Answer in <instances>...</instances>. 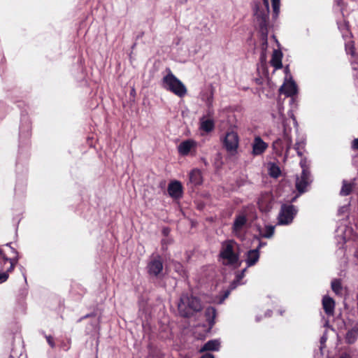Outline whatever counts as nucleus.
<instances>
[{"label":"nucleus","mask_w":358,"mask_h":358,"mask_svg":"<svg viewBox=\"0 0 358 358\" xmlns=\"http://www.w3.org/2000/svg\"><path fill=\"white\" fill-rule=\"evenodd\" d=\"M254 23L258 30L261 43V58L265 56L268 48V34L269 25V2L268 0H255L253 2Z\"/></svg>","instance_id":"obj_1"},{"label":"nucleus","mask_w":358,"mask_h":358,"mask_svg":"<svg viewBox=\"0 0 358 358\" xmlns=\"http://www.w3.org/2000/svg\"><path fill=\"white\" fill-rule=\"evenodd\" d=\"M202 309L203 303L199 297L189 292L181 294L178 303V310L181 317L189 318Z\"/></svg>","instance_id":"obj_2"},{"label":"nucleus","mask_w":358,"mask_h":358,"mask_svg":"<svg viewBox=\"0 0 358 358\" xmlns=\"http://www.w3.org/2000/svg\"><path fill=\"white\" fill-rule=\"evenodd\" d=\"M237 243L233 239H228L221 243L219 259L224 266H231L240 264L239 254L234 250Z\"/></svg>","instance_id":"obj_3"},{"label":"nucleus","mask_w":358,"mask_h":358,"mask_svg":"<svg viewBox=\"0 0 358 358\" xmlns=\"http://www.w3.org/2000/svg\"><path fill=\"white\" fill-rule=\"evenodd\" d=\"M168 73L162 80V87L178 97H183L186 95L187 90L183 83L179 80L172 72L168 69Z\"/></svg>","instance_id":"obj_4"},{"label":"nucleus","mask_w":358,"mask_h":358,"mask_svg":"<svg viewBox=\"0 0 358 358\" xmlns=\"http://www.w3.org/2000/svg\"><path fill=\"white\" fill-rule=\"evenodd\" d=\"M291 129L286 127L285 122H283V136L282 138H278L273 143V149L278 155H281L285 152V157H288L289 151L292 145V139L290 135Z\"/></svg>","instance_id":"obj_5"},{"label":"nucleus","mask_w":358,"mask_h":358,"mask_svg":"<svg viewBox=\"0 0 358 358\" xmlns=\"http://www.w3.org/2000/svg\"><path fill=\"white\" fill-rule=\"evenodd\" d=\"M19 130V148L20 151H22L23 147L26 148L29 145L31 131V120L27 114H25L24 113L21 114Z\"/></svg>","instance_id":"obj_6"},{"label":"nucleus","mask_w":358,"mask_h":358,"mask_svg":"<svg viewBox=\"0 0 358 358\" xmlns=\"http://www.w3.org/2000/svg\"><path fill=\"white\" fill-rule=\"evenodd\" d=\"M335 233V239L338 248L336 253L340 256L344 255L345 251V245L351 238L352 229L345 224L341 225L336 229Z\"/></svg>","instance_id":"obj_7"},{"label":"nucleus","mask_w":358,"mask_h":358,"mask_svg":"<svg viewBox=\"0 0 358 358\" xmlns=\"http://www.w3.org/2000/svg\"><path fill=\"white\" fill-rule=\"evenodd\" d=\"M300 166L302 169V171L301 176L296 177V188L300 194H302L306 191V187L312 182L313 178L310 171L306 166V159L301 160Z\"/></svg>","instance_id":"obj_8"},{"label":"nucleus","mask_w":358,"mask_h":358,"mask_svg":"<svg viewBox=\"0 0 358 358\" xmlns=\"http://www.w3.org/2000/svg\"><path fill=\"white\" fill-rule=\"evenodd\" d=\"M297 208L292 204H282L278 216V224H291L297 213Z\"/></svg>","instance_id":"obj_9"},{"label":"nucleus","mask_w":358,"mask_h":358,"mask_svg":"<svg viewBox=\"0 0 358 358\" xmlns=\"http://www.w3.org/2000/svg\"><path fill=\"white\" fill-rule=\"evenodd\" d=\"M163 260L159 255H156L150 257L147 264L146 269L148 275L152 278H159L163 271Z\"/></svg>","instance_id":"obj_10"},{"label":"nucleus","mask_w":358,"mask_h":358,"mask_svg":"<svg viewBox=\"0 0 358 358\" xmlns=\"http://www.w3.org/2000/svg\"><path fill=\"white\" fill-rule=\"evenodd\" d=\"M222 141L223 147L231 155H234L237 152L239 137L236 132L234 131H227Z\"/></svg>","instance_id":"obj_11"},{"label":"nucleus","mask_w":358,"mask_h":358,"mask_svg":"<svg viewBox=\"0 0 358 358\" xmlns=\"http://www.w3.org/2000/svg\"><path fill=\"white\" fill-rule=\"evenodd\" d=\"M247 221L248 220L245 215H238L235 217L231 227V231L236 237L241 239L243 238V234L242 231L247 224Z\"/></svg>","instance_id":"obj_12"},{"label":"nucleus","mask_w":358,"mask_h":358,"mask_svg":"<svg viewBox=\"0 0 358 358\" xmlns=\"http://www.w3.org/2000/svg\"><path fill=\"white\" fill-rule=\"evenodd\" d=\"M280 92L282 94H285L287 96L291 97V103L295 101V98L294 97L298 92V87L292 79V76H290V79L287 83H285L280 88Z\"/></svg>","instance_id":"obj_13"},{"label":"nucleus","mask_w":358,"mask_h":358,"mask_svg":"<svg viewBox=\"0 0 358 358\" xmlns=\"http://www.w3.org/2000/svg\"><path fill=\"white\" fill-rule=\"evenodd\" d=\"M169 196L173 199H180L182 196V187L178 180L171 181L167 188Z\"/></svg>","instance_id":"obj_14"},{"label":"nucleus","mask_w":358,"mask_h":358,"mask_svg":"<svg viewBox=\"0 0 358 358\" xmlns=\"http://www.w3.org/2000/svg\"><path fill=\"white\" fill-rule=\"evenodd\" d=\"M267 148L268 144L265 143L260 136L255 137L252 143V152L254 156H258L263 154Z\"/></svg>","instance_id":"obj_15"},{"label":"nucleus","mask_w":358,"mask_h":358,"mask_svg":"<svg viewBox=\"0 0 358 358\" xmlns=\"http://www.w3.org/2000/svg\"><path fill=\"white\" fill-rule=\"evenodd\" d=\"M260 254L258 252V249L249 250L245 253V262L247 267H251L255 265L259 259Z\"/></svg>","instance_id":"obj_16"},{"label":"nucleus","mask_w":358,"mask_h":358,"mask_svg":"<svg viewBox=\"0 0 358 358\" xmlns=\"http://www.w3.org/2000/svg\"><path fill=\"white\" fill-rule=\"evenodd\" d=\"M215 129V120L213 118H206L205 116H202L199 119V129L205 131L206 133H210Z\"/></svg>","instance_id":"obj_17"},{"label":"nucleus","mask_w":358,"mask_h":358,"mask_svg":"<svg viewBox=\"0 0 358 358\" xmlns=\"http://www.w3.org/2000/svg\"><path fill=\"white\" fill-rule=\"evenodd\" d=\"M322 306L325 313L329 316H332L334 313L335 301L328 295L322 298Z\"/></svg>","instance_id":"obj_18"},{"label":"nucleus","mask_w":358,"mask_h":358,"mask_svg":"<svg viewBox=\"0 0 358 358\" xmlns=\"http://www.w3.org/2000/svg\"><path fill=\"white\" fill-rule=\"evenodd\" d=\"M196 145V142L192 139H187L181 142L178 147V150L180 155L187 156L191 149Z\"/></svg>","instance_id":"obj_19"},{"label":"nucleus","mask_w":358,"mask_h":358,"mask_svg":"<svg viewBox=\"0 0 358 358\" xmlns=\"http://www.w3.org/2000/svg\"><path fill=\"white\" fill-rule=\"evenodd\" d=\"M189 182L192 186L201 185L203 182L201 172L198 169H192L189 174Z\"/></svg>","instance_id":"obj_20"},{"label":"nucleus","mask_w":358,"mask_h":358,"mask_svg":"<svg viewBox=\"0 0 358 358\" xmlns=\"http://www.w3.org/2000/svg\"><path fill=\"white\" fill-rule=\"evenodd\" d=\"M246 282H238L236 279H234V280L230 283L228 289L224 290L222 292V295L220 296V298L219 299V303L221 304L224 302V301L229 296L231 291L235 289L238 285H245Z\"/></svg>","instance_id":"obj_21"},{"label":"nucleus","mask_w":358,"mask_h":358,"mask_svg":"<svg viewBox=\"0 0 358 358\" xmlns=\"http://www.w3.org/2000/svg\"><path fill=\"white\" fill-rule=\"evenodd\" d=\"M220 348V341L218 339H212L208 341L200 349V352L215 351L217 352Z\"/></svg>","instance_id":"obj_22"},{"label":"nucleus","mask_w":358,"mask_h":358,"mask_svg":"<svg viewBox=\"0 0 358 358\" xmlns=\"http://www.w3.org/2000/svg\"><path fill=\"white\" fill-rule=\"evenodd\" d=\"M10 250L14 256L10 258L7 257L6 256H3L4 263L9 262L10 264V266L8 268V271H12L14 269L15 266L17 264L20 258L18 252L14 248L10 247Z\"/></svg>","instance_id":"obj_23"},{"label":"nucleus","mask_w":358,"mask_h":358,"mask_svg":"<svg viewBox=\"0 0 358 358\" xmlns=\"http://www.w3.org/2000/svg\"><path fill=\"white\" fill-rule=\"evenodd\" d=\"M282 53L280 50H273L272 58L271 59V64L275 68V69H280L282 68Z\"/></svg>","instance_id":"obj_24"},{"label":"nucleus","mask_w":358,"mask_h":358,"mask_svg":"<svg viewBox=\"0 0 358 358\" xmlns=\"http://www.w3.org/2000/svg\"><path fill=\"white\" fill-rule=\"evenodd\" d=\"M216 314V309L212 306H208L205 310L206 320L210 328H212L215 323Z\"/></svg>","instance_id":"obj_25"},{"label":"nucleus","mask_w":358,"mask_h":358,"mask_svg":"<svg viewBox=\"0 0 358 358\" xmlns=\"http://www.w3.org/2000/svg\"><path fill=\"white\" fill-rule=\"evenodd\" d=\"M358 337V333L355 330L350 329L347 331L345 337V343L348 344H353L356 342Z\"/></svg>","instance_id":"obj_26"},{"label":"nucleus","mask_w":358,"mask_h":358,"mask_svg":"<svg viewBox=\"0 0 358 358\" xmlns=\"http://www.w3.org/2000/svg\"><path fill=\"white\" fill-rule=\"evenodd\" d=\"M331 287L332 291L336 294L339 295L342 294L343 287L340 279H334L331 282Z\"/></svg>","instance_id":"obj_27"},{"label":"nucleus","mask_w":358,"mask_h":358,"mask_svg":"<svg viewBox=\"0 0 358 358\" xmlns=\"http://www.w3.org/2000/svg\"><path fill=\"white\" fill-rule=\"evenodd\" d=\"M327 331H325L324 332L323 335L320 338V352H317L315 355L314 358H315V357L322 358V357H323L322 350L325 347V343L327 342Z\"/></svg>","instance_id":"obj_28"},{"label":"nucleus","mask_w":358,"mask_h":358,"mask_svg":"<svg viewBox=\"0 0 358 358\" xmlns=\"http://www.w3.org/2000/svg\"><path fill=\"white\" fill-rule=\"evenodd\" d=\"M268 173L274 178H277L281 173L280 169L275 163L269 164Z\"/></svg>","instance_id":"obj_29"},{"label":"nucleus","mask_w":358,"mask_h":358,"mask_svg":"<svg viewBox=\"0 0 358 358\" xmlns=\"http://www.w3.org/2000/svg\"><path fill=\"white\" fill-rule=\"evenodd\" d=\"M306 142L303 138L301 140L296 141L294 145V150L296 151V153L299 156L301 157L303 155V152L305 148Z\"/></svg>","instance_id":"obj_30"},{"label":"nucleus","mask_w":358,"mask_h":358,"mask_svg":"<svg viewBox=\"0 0 358 358\" xmlns=\"http://www.w3.org/2000/svg\"><path fill=\"white\" fill-rule=\"evenodd\" d=\"M275 227L271 225L266 226L263 232H260V237L270 238L273 236Z\"/></svg>","instance_id":"obj_31"},{"label":"nucleus","mask_w":358,"mask_h":358,"mask_svg":"<svg viewBox=\"0 0 358 358\" xmlns=\"http://www.w3.org/2000/svg\"><path fill=\"white\" fill-rule=\"evenodd\" d=\"M203 100L205 101L207 108L213 107V94L210 92L203 96Z\"/></svg>","instance_id":"obj_32"},{"label":"nucleus","mask_w":358,"mask_h":358,"mask_svg":"<svg viewBox=\"0 0 358 358\" xmlns=\"http://www.w3.org/2000/svg\"><path fill=\"white\" fill-rule=\"evenodd\" d=\"M352 191L351 185L347 184L345 181L343 182V186L341 187L340 194L342 196H348L350 194Z\"/></svg>","instance_id":"obj_33"},{"label":"nucleus","mask_w":358,"mask_h":358,"mask_svg":"<svg viewBox=\"0 0 358 358\" xmlns=\"http://www.w3.org/2000/svg\"><path fill=\"white\" fill-rule=\"evenodd\" d=\"M273 17H277L280 13V0H271Z\"/></svg>","instance_id":"obj_34"},{"label":"nucleus","mask_w":358,"mask_h":358,"mask_svg":"<svg viewBox=\"0 0 358 358\" xmlns=\"http://www.w3.org/2000/svg\"><path fill=\"white\" fill-rule=\"evenodd\" d=\"M345 51L348 55H350L352 57H356L355 47L352 43L345 44Z\"/></svg>","instance_id":"obj_35"},{"label":"nucleus","mask_w":358,"mask_h":358,"mask_svg":"<svg viewBox=\"0 0 358 358\" xmlns=\"http://www.w3.org/2000/svg\"><path fill=\"white\" fill-rule=\"evenodd\" d=\"M338 28L339 30L344 34L345 32L348 31V22L343 21V22H337Z\"/></svg>","instance_id":"obj_36"},{"label":"nucleus","mask_w":358,"mask_h":358,"mask_svg":"<svg viewBox=\"0 0 358 358\" xmlns=\"http://www.w3.org/2000/svg\"><path fill=\"white\" fill-rule=\"evenodd\" d=\"M10 271H8V269L6 271L1 272L0 271V284L6 282L8 278V273Z\"/></svg>","instance_id":"obj_37"},{"label":"nucleus","mask_w":358,"mask_h":358,"mask_svg":"<svg viewBox=\"0 0 358 358\" xmlns=\"http://www.w3.org/2000/svg\"><path fill=\"white\" fill-rule=\"evenodd\" d=\"M215 111L213 107L207 108L206 110V114L203 115L206 118H213L214 115Z\"/></svg>","instance_id":"obj_38"},{"label":"nucleus","mask_w":358,"mask_h":358,"mask_svg":"<svg viewBox=\"0 0 358 358\" xmlns=\"http://www.w3.org/2000/svg\"><path fill=\"white\" fill-rule=\"evenodd\" d=\"M352 60H351L352 69L353 71H358V63L357 62V57H352Z\"/></svg>","instance_id":"obj_39"},{"label":"nucleus","mask_w":358,"mask_h":358,"mask_svg":"<svg viewBox=\"0 0 358 358\" xmlns=\"http://www.w3.org/2000/svg\"><path fill=\"white\" fill-rule=\"evenodd\" d=\"M255 238L257 239L259 241V243H258V245L257 246V248L255 249H258V252H259V250L266 246V242H263V241H260V236H255Z\"/></svg>","instance_id":"obj_40"},{"label":"nucleus","mask_w":358,"mask_h":358,"mask_svg":"<svg viewBox=\"0 0 358 358\" xmlns=\"http://www.w3.org/2000/svg\"><path fill=\"white\" fill-rule=\"evenodd\" d=\"M244 275L243 274V272L237 271L235 273V278L238 282H243L242 280L244 278Z\"/></svg>","instance_id":"obj_41"},{"label":"nucleus","mask_w":358,"mask_h":358,"mask_svg":"<svg viewBox=\"0 0 358 358\" xmlns=\"http://www.w3.org/2000/svg\"><path fill=\"white\" fill-rule=\"evenodd\" d=\"M27 289L26 288H24V289H21L20 291H19V294H18V296L23 299L25 298V296L27 295Z\"/></svg>","instance_id":"obj_42"},{"label":"nucleus","mask_w":358,"mask_h":358,"mask_svg":"<svg viewBox=\"0 0 358 358\" xmlns=\"http://www.w3.org/2000/svg\"><path fill=\"white\" fill-rule=\"evenodd\" d=\"M46 341L51 348H55V345L53 341V338L51 336H47Z\"/></svg>","instance_id":"obj_43"},{"label":"nucleus","mask_w":358,"mask_h":358,"mask_svg":"<svg viewBox=\"0 0 358 358\" xmlns=\"http://www.w3.org/2000/svg\"><path fill=\"white\" fill-rule=\"evenodd\" d=\"M352 149L358 150V138H355L352 142Z\"/></svg>","instance_id":"obj_44"},{"label":"nucleus","mask_w":358,"mask_h":358,"mask_svg":"<svg viewBox=\"0 0 358 358\" xmlns=\"http://www.w3.org/2000/svg\"><path fill=\"white\" fill-rule=\"evenodd\" d=\"M289 115L292 118L294 126L297 127L298 126L297 121H296V117H294V114H293V113L292 111H289Z\"/></svg>","instance_id":"obj_45"},{"label":"nucleus","mask_w":358,"mask_h":358,"mask_svg":"<svg viewBox=\"0 0 358 358\" xmlns=\"http://www.w3.org/2000/svg\"><path fill=\"white\" fill-rule=\"evenodd\" d=\"M338 358H352V357L349 353L345 352L341 353Z\"/></svg>","instance_id":"obj_46"},{"label":"nucleus","mask_w":358,"mask_h":358,"mask_svg":"<svg viewBox=\"0 0 358 358\" xmlns=\"http://www.w3.org/2000/svg\"><path fill=\"white\" fill-rule=\"evenodd\" d=\"M94 316H95L94 313L87 314V315H84L83 317H80L78 320V322H80V321H82L84 319H86V318H88V317H94Z\"/></svg>","instance_id":"obj_47"},{"label":"nucleus","mask_w":358,"mask_h":358,"mask_svg":"<svg viewBox=\"0 0 358 358\" xmlns=\"http://www.w3.org/2000/svg\"><path fill=\"white\" fill-rule=\"evenodd\" d=\"M3 256H6V255L4 254L3 251L0 249V263L2 264H5L4 263V260H3Z\"/></svg>","instance_id":"obj_48"},{"label":"nucleus","mask_w":358,"mask_h":358,"mask_svg":"<svg viewBox=\"0 0 358 358\" xmlns=\"http://www.w3.org/2000/svg\"><path fill=\"white\" fill-rule=\"evenodd\" d=\"M200 358H215V356L210 353H206L203 355Z\"/></svg>","instance_id":"obj_49"},{"label":"nucleus","mask_w":358,"mask_h":358,"mask_svg":"<svg viewBox=\"0 0 358 358\" xmlns=\"http://www.w3.org/2000/svg\"><path fill=\"white\" fill-rule=\"evenodd\" d=\"M284 71L285 73H286V76L287 77V76H289L290 77L291 74L289 73V66H286Z\"/></svg>","instance_id":"obj_50"},{"label":"nucleus","mask_w":358,"mask_h":358,"mask_svg":"<svg viewBox=\"0 0 358 358\" xmlns=\"http://www.w3.org/2000/svg\"><path fill=\"white\" fill-rule=\"evenodd\" d=\"M351 329L355 330V332L358 333V322L354 325V327Z\"/></svg>","instance_id":"obj_51"},{"label":"nucleus","mask_w":358,"mask_h":358,"mask_svg":"<svg viewBox=\"0 0 358 358\" xmlns=\"http://www.w3.org/2000/svg\"><path fill=\"white\" fill-rule=\"evenodd\" d=\"M271 313H272V311H271V310H268L265 313V317H271Z\"/></svg>","instance_id":"obj_52"},{"label":"nucleus","mask_w":358,"mask_h":358,"mask_svg":"<svg viewBox=\"0 0 358 358\" xmlns=\"http://www.w3.org/2000/svg\"><path fill=\"white\" fill-rule=\"evenodd\" d=\"M353 77L355 80H358V71H357L354 74Z\"/></svg>","instance_id":"obj_53"},{"label":"nucleus","mask_w":358,"mask_h":358,"mask_svg":"<svg viewBox=\"0 0 358 358\" xmlns=\"http://www.w3.org/2000/svg\"><path fill=\"white\" fill-rule=\"evenodd\" d=\"M248 268V267H247V266H246L245 268H243V270H241V271H241V272H243V274L245 275V272H246V271H247V268Z\"/></svg>","instance_id":"obj_54"},{"label":"nucleus","mask_w":358,"mask_h":358,"mask_svg":"<svg viewBox=\"0 0 358 358\" xmlns=\"http://www.w3.org/2000/svg\"><path fill=\"white\" fill-rule=\"evenodd\" d=\"M261 319H262V317H259V316H258V315H257V316H256V317H255V320H256V322H259V321L261 320Z\"/></svg>","instance_id":"obj_55"},{"label":"nucleus","mask_w":358,"mask_h":358,"mask_svg":"<svg viewBox=\"0 0 358 358\" xmlns=\"http://www.w3.org/2000/svg\"><path fill=\"white\" fill-rule=\"evenodd\" d=\"M182 267V265L180 264H178V265H176V268L177 269H179V268Z\"/></svg>","instance_id":"obj_56"},{"label":"nucleus","mask_w":358,"mask_h":358,"mask_svg":"<svg viewBox=\"0 0 358 358\" xmlns=\"http://www.w3.org/2000/svg\"><path fill=\"white\" fill-rule=\"evenodd\" d=\"M11 244H12V243H8L5 245L7 246V247H9L10 248V247H12Z\"/></svg>","instance_id":"obj_57"},{"label":"nucleus","mask_w":358,"mask_h":358,"mask_svg":"<svg viewBox=\"0 0 358 358\" xmlns=\"http://www.w3.org/2000/svg\"><path fill=\"white\" fill-rule=\"evenodd\" d=\"M19 164H20V162H19V159H17V167H18Z\"/></svg>","instance_id":"obj_58"},{"label":"nucleus","mask_w":358,"mask_h":358,"mask_svg":"<svg viewBox=\"0 0 358 358\" xmlns=\"http://www.w3.org/2000/svg\"><path fill=\"white\" fill-rule=\"evenodd\" d=\"M282 314H283V311L280 310V315H282Z\"/></svg>","instance_id":"obj_59"},{"label":"nucleus","mask_w":358,"mask_h":358,"mask_svg":"<svg viewBox=\"0 0 358 358\" xmlns=\"http://www.w3.org/2000/svg\"><path fill=\"white\" fill-rule=\"evenodd\" d=\"M328 325H329L328 322H327L325 326H328Z\"/></svg>","instance_id":"obj_60"}]
</instances>
